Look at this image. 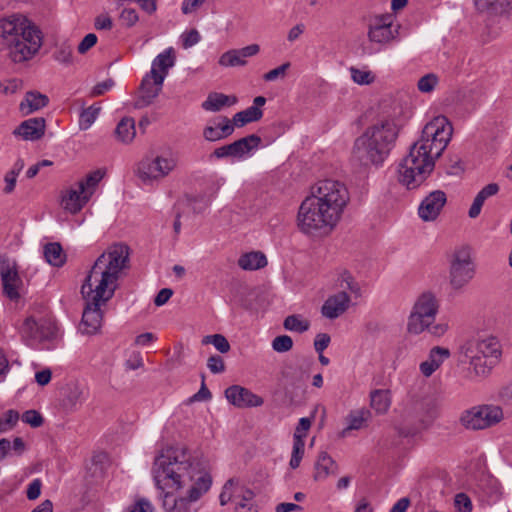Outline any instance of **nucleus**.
Instances as JSON below:
<instances>
[{"label": "nucleus", "mask_w": 512, "mask_h": 512, "mask_svg": "<svg viewBox=\"0 0 512 512\" xmlns=\"http://www.w3.org/2000/svg\"><path fill=\"white\" fill-rule=\"evenodd\" d=\"M399 29V24L394 25L392 14H380L369 19L367 37L370 43L384 48L399 39Z\"/></svg>", "instance_id": "13"}, {"label": "nucleus", "mask_w": 512, "mask_h": 512, "mask_svg": "<svg viewBox=\"0 0 512 512\" xmlns=\"http://www.w3.org/2000/svg\"><path fill=\"white\" fill-rule=\"evenodd\" d=\"M330 341L331 338L327 333L317 334L314 340L315 351L317 353H323V351L329 346Z\"/></svg>", "instance_id": "61"}, {"label": "nucleus", "mask_w": 512, "mask_h": 512, "mask_svg": "<svg viewBox=\"0 0 512 512\" xmlns=\"http://www.w3.org/2000/svg\"><path fill=\"white\" fill-rule=\"evenodd\" d=\"M175 64L174 50L172 47L160 53L152 62L150 74L152 77L163 75L164 78L168 74L169 68Z\"/></svg>", "instance_id": "33"}, {"label": "nucleus", "mask_w": 512, "mask_h": 512, "mask_svg": "<svg viewBox=\"0 0 512 512\" xmlns=\"http://www.w3.org/2000/svg\"><path fill=\"white\" fill-rule=\"evenodd\" d=\"M501 345L495 337H474L465 340L458 349V361L469 364L475 377L485 378L501 357Z\"/></svg>", "instance_id": "6"}, {"label": "nucleus", "mask_w": 512, "mask_h": 512, "mask_svg": "<svg viewBox=\"0 0 512 512\" xmlns=\"http://www.w3.org/2000/svg\"><path fill=\"white\" fill-rule=\"evenodd\" d=\"M42 482L40 479H34L27 487L26 496L29 500L37 499L41 494Z\"/></svg>", "instance_id": "62"}, {"label": "nucleus", "mask_w": 512, "mask_h": 512, "mask_svg": "<svg viewBox=\"0 0 512 512\" xmlns=\"http://www.w3.org/2000/svg\"><path fill=\"white\" fill-rule=\"evenodd\" d=\"M237 490H239V487H235L234 486V480L233 479H229L223 489H222V492L219 496V500H220V504L222 506L226 505L227 503L229 502H233L234 501V496L236 495V492Z\"/></svg>", "instance_id": "49"}, {"label": "nucleus", "mask_w": 512, "mask_h": 512, "mask_svg": "<svg viewBox=\"0 0 512 512\" xmlns=\"http://www.w3.org/2000/svg\"><path fill=\"white\" fill-rule=\"evenodd\" d=\"M349 201L345 183L334 179L318 181L299 207V229L305 234L330 232L342 218Z\"/></svg>", "instance_id": "3"}, {"label": "nucleus", "mask_w": 512, "mask_h": 512, "mask_svg": "<svg viewBox=\"0 0 512 512\" xmlns=\"http://www.w3.org/2000/svg\"><path fill=\"white\" fill-rule=\"evenodd\" d=\"M97 42V36L93 33L87 34L78 45V52L80 54L86 53Z\"/></svg>", "instance_id": "63"}, {"label": "nucleus", "mask_w": 512, "mask_h": 512, "mask_svg": "<svg viewBox=\"0 0 512 512\" xmlns=\"http://www.w3.org/2000/svg\"><path fill=\"white\" fill-rule=\"evenodd\" d=\"M19 414L17 411L8 410L2 418H0V433L11 430L18 422Z\"/></svg>", "instance_id": "48"}, {"label": "nucleus", "mask_w": 512, "mask_h": 512, "mask_svg": "<svg viewBox=\"0 0 512 512\" xmlns=\"http://www.w3.org/2000/svg\"><path fill=\"white\" fill-rule=\"evenodd\" d=\"M433 155L426 151V147L416 142L410 147L398 166V180L407 189L419 187L431 174L435 167Z\"/></svg>", "instance_id": "7"}, {"label": "nucleus", "mask_w": 512, "mask_h": 512, "mask_svg": "<svg viewBox=\"0 0 512 512\" xmlns=\"http://www.w3.org/2000/svg\"><path fill=\"white\" fill-rule=\"evenodd\" d=\"M342 283L340 284L341 288L349 290L356 297L361 296V289L357 282L351 277L348 272H344L342 274Z\"/></svg>", "instance_id": "53"}, {"label": "nucleus", "mask_w": 512, "mask_h": 512, "mask_svg": "<svg viewBox=\"0 0 512 512\" xmlns=\"http://www.w3.org/2000/svg\"><path fill=\"white\" fill-rule=\"evenodd\" d=\"M22 87H23L22 80L17 79V78H12L5 82H0V90L5 95L14 94L17 91L21 90Z\"/></svg>", "instance_id": "52"}, {"label": "nucleus", "mask_w": 512, "mask_h": 512, "mask_svg": "<svg viewBox=\"0 0 512 512\" xmlns=\"http://www.w3.org/2000/svg\"><path fill=\"white\" fill-rule=\"evenodd\" d=\"M451 356V352L448 348L435 346L433 347L428 354L427 360L423 361L420 366V372L425 377H430L443 362Z\"/></svg>", "instance_id": "26"}, {"label": "nucleus", "mask_w": 512, "mask_h": 512, "mask_svg": "<svg viewBox=\"0 0 512 512\" xmlns=\"http://www.w3.org/2000/svg\"><path fill=\"white\" fill-rule=\"evenodd\" d=\"M177 167V158L172 153L145 157L136 168V176L145 185H153L167 177Z\"/></svg>", "instance_id": "9"}, {"label": "nucleus", "mask_w": 512, "mask_h": 512, "mask_svg": "<svg viewBox=\"0 0 512 512\" xmlns=\"http://www.w3.org/2000/svg\"><path fill=\"white\" fill-rule=\"evenodd\" d=\"M42 46V33L23 15L0 19V52H5L14 63L30 60Z\"/></svg>", "instance_id": "4"}, {"label": "nucleus", "mask_w": 512, "mask_h": 512, "mask_svg": "<svg viewBox=\"0 0 512 512\" xmlns=\"http://www.w3.org/2000/svg\"><path fill=\"white\" fill-rule=\"evenodd\" d=\"M153 475L159 489L185 490L178 496L163 493L162 505L166 512H197L198 500L211 487L210 475L192 459L183 445L169 446L155 458Z\"/></svg>", "instance_id": "1"}, {"label": "nucleus", "mask_w": 512, "mask_h": 512, "mask_svg": "<svg viewBox=\"0 0 512 512\" xmlns=\"http://www.w3.org/2000/svg\"><path fill=\"white\" fill-rule=\"evenodd\" d=\"M100 106L92 105L86 109H83L79 117V127L81 130L89 129L92 124L96 121L99 113Z\"/></svg>", "instance_id": "42"}, {"label": "nucleus", "mask_w": 512, "mask_h": 512, "mask_svg": "<svg viewBox=\"0 0 512 512\" xmlns=\"http://www.w3.org/2000/svg\"><path fill=\"white\" fill-rule=\"evenodd\" d=\"M23 168V163L17 162L14 166V168L10 171H8L4 177V181L6 183V186L4 188V192L6 194H10L14 191L17 181V176L20 173V171Z\"/></svg>", "instance_id": "45"}, {"label": "nucleus", "mask_w": 512, "mask_h": 512, "mask_svg": "<svg viewBox=\"0 0 512 512\" xmlns=\"http://www.w3.org/2000/svg\"><path fill=\"white\" fill-rule=\"evenodd\" d=\"M0 276L4 294L11 300L19 298L18 287L21 283L16 264L8 258H0Z\"/></svg>", "instance_id": "17"}, {"label": "nucleus", "mask_w": 512, "mask_h": 512, "mask_svg": "<svg viewBox=\"0 0 512 512\" xmlns=\"http://www.w3.org/2000/svg\"><path fill=\"white\" fill-rule=\"evenodd\" d=\"M89 397V388L78 381H70L60 390L59 406L66 413L78 411Z\"/></svg>", "instance_id": "14"}, {"label": "nucleus", "mask_w": 512, "mask_h": 512, "mask_svg": "<svg viewBox=\"0 0 512 512\" xmlns=\"http://www.w3.org/2000/svg\"><path fill=\"white\" fill-rule=\"evenodd\" d=\"M128 512H154V508L148 500L139 499L128 509Z\"/></svg>", "instance_id": "64"}, {"label": "nucleus", "mask_w": 512, "mask_h": 512, "mask_svg": "<svg viewBox=\"0 0 512 512\" xmlns=\"http://www.w3.org/2000/svg\"><path fill=\"white\" fill-rule=\"evenodd\" d=\"M315 480H323L330 474H335L337 465L335 461L326 452H321L315 465Z\"/></svg>", "instance_id": "38"}, {"label": "nucleus", "mask_w": 512, "mask_h": 512, "mask_svg": "<svg viewBox=\"0 0 512 512\" xmlns=\"http://www.w3.org/2000/svg\"><path fill=\"white\" fill-rule=\"evenodd\" d=\"M260 144L261 138L255 134H251L238 139L233 143L216 148L211 154V157H215L217 159L227 157L242 159L251 151L257 149Z\"/></svg>", "instance_id": "16"}, {"label": "nucleus", "mask_w": 512, "mask_h": 512, "mask_svg": "<svg viewBox=\"0 0 512 512\" xmlns=\"http://www.w3.org/2000/svg\"><path fill=\"white\" fill-rule=\"evenodd\" d=\"M128 265L129 247L121 243L110 246L94 262L81 286L86 302L80 324L83 333L94 334L100 328L101 306L114 296L118 280Z\"/></svg>", "instance_id": "2"}, {"label": "nucleus", "mask_w": 512, "mask_h": 512, "mask_svg": "<svg viewBox=\"0 0 512 512\" xmlns=\"http://www.w3.org/2000/svg\"><path fill=\"white\" fill-rule=\"evenodd\" d=\"M227 400L238 408L258 407L263 404V399L249 389L232 385L225 390Z\"/></svg>", "instance_id": "20"}, {"label": "nucleus", "mask_w": 512, "mask_h": 512, "mask_svg": "<svg viewBox=\"0 0 512 512\" xmlns=\"http://www.w3.org/2000/svg\"><path fill=\"white\" fill-rule=\"evenodd\" d=\"M266 103V98L263 96H257L253 100V105L247 109L237 112L232 120L231 125L235 127H243L244 125L256 122L263 116V111L260 109Z\"/></svg>", "instance_id": "24"}, {"label": "nucleus", "mask_w": 512, "mask_h": 512, "mask_svg": "<svg viewBox=\"0 0 512 512\" xmlns=\"http://www.w3.org/2000/svg\"><path fill=\"white\" fill-rule=\"evenodd\" d=\"M201 39L199 32L196 29H191L189 31L184 32L181 35L182 46L185 49H188L194 45H196Z\"/></svg>", "instance_id": "54"}, {"label": "nucleus", "mask_w": 512, "mask_h": 512, "mask_svg": "<svg viewBox=\"0 0 512 512\" xmlns=\"http://www.w3.org/2000/svg\"><path fill=\"white\" fill-rule=\"evenodd\" d=\"M48 103L49 98L45 94L38 91H28L19 105V110L26 116L46 107Z\"/></svg>", "instance_id": "30"}, {"label": "nucleus", "mask_w": 512, "mask_h": 512, "mask_svg": "<svg viewBox=\"0 0 512 512\" xmlns=\"http://www.w3.org/2000/svg\"><path fill=\"white\" fill-rule=\"evenodd\" d=\"M305 442L302 439L293 440V451L289 465L292 469L299 467L304 455Z\"/></svg>", "instance_id": "46"}, {"label": "nucleus", "mask_w": 512, "mask_h": 512, "mask_svg": "<svg viewBox=\"0 0 512 512\" xmlns=\"http://www.w3.org/2000/svg\"><path fill=\"white\" fill-rule=\"evenodd\" d=\"M120 19L127 27H132L138 22L139 17L135 9L125 8L120 14Z\"/></svg>", "instance_id": "59"}, {"label": "nucleus", "mask_w": 512, "mask_h": 512, "mask_svg": "<svg viewBox=\"0 0 512 512\" xmlns=\"http://www.w3.org/2000/svg\"><path fill=\"white\" fill-rule=\"evenodd\" d=\"M290 62H286L277 68H274L263 75V79L267 82L275 81L286 76L287 70L290 68Z\"/></svg>", "instance_id": "51"}, {"label": "nucleus", "mask_w": 512, "mask_h": 512, "mask_svg": "<svg viewBox=\"0 0 512 512\" xmlns=\"http://www.w3.org/2000/svg\"><path fill=\"white\" fill-rule=\"evenodd\" d=\"M202 344H213L221 353H227L230 350L228 340L221 334L207 335L202 339Z\"/></svg>", "instance_id": "43"}, {"label": "nucleus", "mask_w": 512, "mask_h": 512, "mask_svg": "<svg viewBox=\"0 0 512 512\" xmlns=\"http://www.w3.org/2000/svg\"><path fill=\"white\" fill-rule=\"evenodd\" d=\"M210 205V200L203 196H187L184 200L178 201L176 204V218L173 224V228L175 233H179L181 230V213L180 208L181 206H188L190 207L194 213H201L203 212L208 206Z\"/></svg>", "instance_id": "27"}, {"label": "nucleus", "mask_w": 512, "mask_h": 512, "mask_svg": "<svg viewBox=\"0 0 512 512\" xmlns=\"http://www.w3.org/2000/svg\"><path fill=\"white\" fill-rule=\"evenodd\" d=\"M45 128V119L42 117H35L23 121L15 129L14 134L21 136L24 140L36 141L43 137Z\"/></svg>", "instance_id": "25"}, {"label": "nucleus", "mask_w": 512, "mask_h": 512, "mask_svg": "<svg viewBox=\"0 0 512 512\" xmlns=\"http://www.w3.org/2000/svg\"><path fill=\"white\" fill-rule=\"evenodd\" d=\"M475 9L488 16L512 15V0H473Z\"/></svg>", "instance_id": "23"}, {"label": "nucleus", "mask_w": 512, "mask_h": 512, "mask_svg": "<svg viewBox=\"0 0 512 512\" xmlns=\"http://www.w3.org/2000/svg\"><path fill=\"white\" fill-rule=\"evenodd\" d=\"M446 202L447 197L444 191L435 190L430 192L420 203L418 208L419 217L424 221L435 220Z\"/></svg>", "instance_id": "18"}, {"label": "nucleus", "mask_w": 512, "mask_h": 512, "mask_svg": "<svg viewBox=\"0 0 512 512\" xmlns=\"http://www.w3.org/2000/svg\"><path fill=\"white\" fill-rule=\"evenodd\" d=\"M21 332L24 338L33 343L43 342L55 336L56 326L50 318L30 316L25 319Z\"/></svg>", "instance_id": "15"}, {"label": "nucleus", "mask_w": 512, "mask_h": 512, "mask_svg": "<svg viewBox=\"0 0 512 512\" xmlns=\"http://www.w3.org/2000/svg\"><path fill=\"white\" fill-rule=\"evenodd\" d=\"M237 102L235 96H228L219 92H211L201 104L202 109L209 112H218L224 107H229Z\"/></svg>", "instance_id": "32"}, {"label": "nucleus", "mask_w": 512, "mask_h": 512, "mask_svg": "<svg viewBox=\"0 0 512 512\" xmlns=\"http://www.w3.org/2000/svg\"><path fill=\"white\" fill-rule=\"evenodd\" d=\"M453 127L447 117L439 115L428 122L417 144L426 147V151L438 159L451 140Z\"/></svg>", "instance_id": "8"}, {"label": "nucleus", "mask_w": 512, "mask_h": 512, "mask_svg": "<svg viewBox=\"0 0 512 512\" xmlns=\"http://www.w3.org/2000/svg\"><path fill=\"white\" fill-rule=\"evenodd\" d=\"M207 367L214 374L222 373L225 371L224 361L219 355L210 356L207 361Z\"/></svg>", "instance_id": "60"}, {"label": "nucleus", "mask_w": 512, "mask_h": 512, "mask_svg": "<svg viewBox=\"0 0 512 512\" xmlns=\"http://www.w3.org/2000/svg\"><path fill=\"white\" fill-rule=\"evenodd\" d=\"M498 191L499 185L496 183H490L483 187L474 198V201L469 209V217L476 218L479 216L485 200L491 196L496 195Z\"/></svg>", "instance_id": "34"}, {"label": "nucleus", "mask_w": 512, "mask_h": 512, "mask_svg": "<svg viewBox=\"0 0 512 512\" xmlns=\"http://www.w3.org/2000/svg\"><path fill=\"white\" fill-rule=\"evenodd\" d=\"M136 135L135 121L132 117L122 118L115 128L117 140L123 144H129Z\"/></svg>", "instance_id": "37"}, {"label": "nucleus", "mask_w": 512, "mask_h": 512, "mask_svg": "<svg viewBox=\"0 0 512 512\" xmlns=\"http://www.w3.org/2000/svg\"><path fill=\"white\" fill-rule=\"evenodd\" d=\"M283 326L286 330L303 333L310 327V322L300 315H289L284 319Z\"/></svg>", "instance_id": "41"}, {"label": "nucleus", "mask_w": 512, "mask_h": 512, "mask_svg": "<svg viewBox=\"0 0 512 512\" xmlns=\"http://www.w3.org/2000/svg\"><path fill=\"white\" fill-rule=\"evenodd\" d=\"M254 493L249 489H243L239 487V490H237L236 495L234 496V505L235 507L238 506V504H247L248 502H254Z\"/></svg>", "instance_id": "58"}, {"label": "nucleus", "mask_w": 512, "mask_h": 512, "mask_svg": "<svg viewBox=\"0 0 512 512\" xmlns=\"http://www.w3.org/2000/svg\"><path fill=\"white\" fill-rule=\"evenodd\" d=\"M271 346L275 352L285 353L292 349L293 340L288 335H280L272 340Z\"/></svg>", "instance_id": "47"}, {"label": "nucleus", "mask_w": 512, "mask_h": 512, "mask_svg": "<svg viewBox=\"0 0 512 512\" xmlns=\"http://www.w3.org/2000/svg\"><path fill=\"white\" fill-rule=\"evenodd\" d=\"M371 418V411L367 408L351 410L345 418L347 426L341 431L340 435L346 437L350 431L366 427Z\"/></svg>", "instance_id": "29"}, {"label": "nucleus", "mask_w": 512, "mask_h": 512, "mask_svg": "<svg viewBox=\"0 0 512 512\" xmlns=\"http://www.w3.org/2000/svg\"><path fill=\"white\" fill-rule=\"evenodd\" d=\"M439 82V78L434 73H428L422 76L417 83V87L422 93L432 92Z\"/></svg>", "instance_id": "44"}, {"label": "nucleus", "mask_w": 512, "mask_h": 512, "mask_svg": "<svg viewBox=\"0 0 512 512\" xmlns=\"http://www.w3.org/2000/svg\"><path fill=\"white\" fill-rule=\"evenodd\" d=\"M163 82V75L155 77H152L151 74L146 75L141 82L139 97L135 102V107L143 108L150 105L161 92Z\"/></svg>", "instance_id": "19"}, {"label": "nucleus", "mask_w": 512, "mask_h": 512, "mask_svg": "<svg viewBox=\"0 0 512 512\" xmlns=\"http://www.w3.org/2000/svg\"><path fill=\"white\" fill-rule=\"evenodd\" d=\"M438 300L431 292L422 293L414 303L408 318L407 329L411 334H421L433 324L438 313Z\"/></svg>", "instance_id": "11"}, {"label": "nucleus", "mask_w": 512, "mask_h": 512, "mask_svg": "<svg viewBox=\"0 0 512 512\" xmlns=\"http://www.w3.org/2000/svg\"><path fill=\"white\" fill-rule=\"evenodd\" d=\"M312 424L311 419L303 417L299 420V423L295 429L293 440L302 439L306 437L307 431L310 429Z\"/></svg>", "instance_id": "57"}, {"label": "nucleus", "mask_w": 512, "mask_h": 512, "mask_svg": "<svg viewBox=\"0 0 512 512\" xmlns=\"http://www.w3.org/2000/svg\"><path fill=\"white\" fill-rule=\"evenodd\" d=\"M398 133L393 119H379L355 139L352 160L363 167L381 166L393 149Z\"/></svg>", "instance_id": "5"}, {"label": "nucleus", "mask_w": 512, "mask_h": 512, "mask_svg": "<svg viewBox=\"0 0 512 512\" xmlns=\"http://www.w3.org/2000/svg\"><path fill=\"white\" fill-rule=\"evenodd\" d=\"M102 178L103 173L100 170H96L87 175L85 179L81 180L77 184V187L80 189V192L84 193V195L90 199Z\"/></svg>", "instance_id": "40"}, {"label": "nucleus", "mask_w": 512, "mask_h": 512, "mask_svg": "<svg viewBox=\"0 0 512 512\" xmlns=\"http://www.w3.org/2000/svg\"><path fill=\"white\" fill-rule=\"evenodd\" d=\"M350 72L353 81L357 84L367 85L374 81V75L370 71L351 68Z\"/></svg>", "instance_id": "50"}, {"label": "nucleus", "mask_w": 512, "mask_h": 512, "mask_svg": "<svg viewBox=\"0 0 512 512\" xmlns=\"http://www.w3.org/2000/svg\"><path fill=\"white\" fill-rule=\"evenodd\" d=\"M44 256L49 264L56 267L62 266L66 260V256L59 243H49L45 245Z\"/></svg>", "instance_id": "39"}, {"label": "nucleus", "mask_w": 512, "mask_h": 512, "mask_svg": "<svg viewBox=\"0 0 512 512\" xmlns=\"http://www.w3.org/2000/svg\"><path fill=\"white\" fill-rule=\"evenodd\" d=\"M88 200L89 198L80 192L78 187L70 188L62 196L61 205L66 211L75 214L82 209Z\"/></svg>", "instance_id": "31"}, {"label": "nucleus", "mask_w": 512, "mask_h": 512, "mask_svg": "<svg viewBox=\"0 0 512 512\" xmlns=\"http://www.w3.org/2000/svg\"><path fill=\"white\" fill-rule=\"evenodd\" d=\"M22 421L36 428L43 424V417L36 410H28L23 413Z\"/></svg>", "instance_id": "56"}, {"label": "nucleus", "mask_w": 512, "mask_h": 512, "mask_svg": "<svg viewBox=\"0 0 512 512\" xmlns=\"http://www.w3.org/2000/svg\"><path fill=\"white\" fill-rule=\"evenodd\" d=\"M504 419L500 406L481 404L464 410L459 417V423L467 430H485L497 425Z\"/></svg>", "instance_id": "10"}, {"label": "nucleus", "mask_w": 512, "mask_h": 512, "mask_svg": "<svg viewBox=\"0 0 512 512\" xmlns=\"http://www.w3.org/2000/svg\"><path fill=\"white\" fill-rule=\"evenodd\" d=\"M370 406L377 414H385L391 406V393L386 389H375L370 392Z\"/></svg>", "instance_id": "36"}, {"label": "nucleus", "mask_w": 512, "mask_h": 512, "mask_svg": "<svg viewBox=\"0 0 512 512\" xmlns=\"http://www.w3.org/2000/svg\"><path fill=\"white\" fill-rule=\"evenodd\" d=\"M454 505L459 512H471L473 507L470 498L464 493L455 496Z\"/></svg>", "instance_id": "55"}, {"label": "nucleus", "mask_w": 512, "mask_h": 512, "mask_svg": "<svg viewBox=\"0 0 512 512\" xmlns=\"http://www.w3.org/2000/svg\"><path fill=\"white\" fill-rule=\"evenodd\" d=\"M350 306V297L345 290L328 297L321 312L328 319H335L345 313Z\"/></svg>", "instance_id": "22"}, {"label": "nucleus", "mask_w": 512, "mask_h": 512, "mask_svg": "<svg viewBox=\"0 0 512 512\" xmlns=\"http://www.w3.org/2000/svg\"><path fill=\"white\" fill-rule=\"evenodd\" d=\"M220 122L215 125H208L203 129V137L209 142H216L225 139L233 134L234 125L226 116L220 117Z\"/></svg>", "instance_id": "28"}, {"label": "nucleus", "mask_w": 512, "mask_h": 512, "mask_svg": "<svg viewBox=\"0 0 512 512\" xmlns=\"http://www.w3.org/2000/svg\"><path fill=\"white\" fill-rule=\"evenodd\" d=\"M260 52L258 44H250L243 48L231 49L224 52L218 64L222 67H242L247 65L246 58L256 56Z\"/></svg>", "instance_id": "21"}, {"label": "nucleus", "mask_w": 512, "mask_h": 512, "mask_svg": "<svg viewBox=\"0 0 512 512\" xmlns=\"http://www.w3.org/2000/svg\"><path fill=\"white\" fill-rule=\"evenodd\" d=\"M238 265L243 270H258L267 265V259L262 252L251 251L239 257Z\"/></svg>", "instance_id": "35"}, {"label": "nucleus", "mask_w": 512, "mask_h": 512, "mask_svg": "<svg viewBox=\"0 0 512 512\" xmlns=\"http://www.w3.org/2000/svg\"><path fill=\"white\" fill-rule=\"evenodd\" d=\"M475 263L470 250L466 247L457 249L452 254L449 266V283L453 290H462L474 278Z\"/></svg>", "instance_id": "12"}]
</instances>
